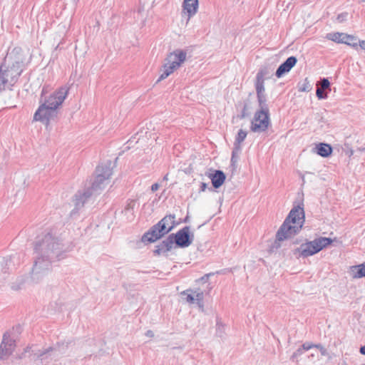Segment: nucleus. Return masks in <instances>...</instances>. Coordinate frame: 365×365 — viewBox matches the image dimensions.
Wrapping results in <instances>:
<instances>
[{"label": "nucleus", "mask_w": 365, "mask_h": 365, "mask_svg": "<svg viewBox=\"0 0 365 365\" xmlns=\"http://www.w3.org/2000/svg\"><path fill=\"white\" fill-rule=\"evenodd\" d=\"M159 188V185L158 183H155L153 184L152 186H151V190L152 191H156L158 190Z\"/></svg>", "instance_id": "c85d7f7f"}, {"label": "nucleus", "mask_w": 365, "mask_h": 365, "mask_svg": "<svg viewBox=\"0 0 365 365\" xmlns=\"http://www.w3.org/2000/svg\"><path fill=\"white\" fill-rule=\"evenodd\" d=\"M344 33H339V32H334V33H329L327 34L326 36V38L329 40H331L334 42L338 43H344Z\"/></svg>", "instance_id": "a211bd4d"}, {"label": "nucleus", "mask_w": 365, "mask_h": 365, "mask_svg": "<svg viewBox=\"0 0 365 365\" xmlns=\"http://www.w3.org/2000/svg\"><path fill=\"white\" fill-rule=\"evenodd\" d=\"M310 89H311V87H310L309 82L307 78H305L302 86L301 88H299V91H303V92H305V91L307 92V91H309Z\"/></svg>", "instance_id": "a878e982"}, {"label": "nucleus", "mask_w": 365, "mask_h": 365, "mask_svg": "<svg viewBox=\"0 0 365 365\" xmlns=\"http://www.w3.org/2000/svg\"><path fill=\"white\" fill-rule=\"evenodd\" d=\"M255 89H256L257 96L265 95L264 81L256 79Z\"/></svg>", "instance_id": "aec40b11"}, {"label": "nucleus", "mask_w": 365, "mask_h": 365, "mask_svg": "<svg viewBox=\"0 0 365 365\" xmlns=\"http://www.w3.org/2000/svg\"><path fill=\"white\" fill-rule=\"evenodd\" d=\"M25 55L21 48L7 53L0 66V91L10 89L18 81L25 67Z\"/></svg>", "instance_id": "f257e3e1"}, {"label": "nucleus", "mask_w": 365, "mask_h": 365, "mask_svg": "<svg viewBox=\"0 0 365 365\" xmlns=\"http://www.w3.org/2000/svg\"><path fill=\"white\" fill-rule=\"evenodd\" d=\"M319 88H322L324 91H325V90L331 91L330 83H329V80L325 78L322 79L321 82H320V87H319Z\"/></svg>", "instance_id": "b1692460"}, {"label": "nucleus", "mask_w": 365, "mask_h": 365, "mask_svg": "<svg viewBox=\"0 0 365 365\" xmlns=\"http://www.w3.org/2000/svg\"><path fill=\"white\" fill-rule=\"evenodd\" d=\"M8 336L6 334L4 335L3 341L0 346V358H4L6 355L10 354L14 350V343L10 341H7Z\"/></svg>", "instance_id": "4468645a"}, {"label": "nucleus", "mask_w": 365, "mask_h": 365, "mask_svg": "<svg viewBox=\"0 0 365 365\" xmlns=\"http://www.w3.org/2000/svg\"><path fill=\"white\" fill-rule=\"evenodd\" d=\"M316 95L319 99H325L327 98V93H325L324 90L318 87L316 91Z\"/></svg>", "instance_id": "393cba45"}, {"label": "nucleus", "mask_w": 365, "mask_h": 365, "mask_svg": "<svg viewBox=\"0 0 365 365\" xmlns=\"http://www.w3.org/2000/svg\"><path fill=\"white\" fill-rule=\"evenodd\" d=\"M247 106L245 105L244 107H243V110L242 111L241 118H245L247 115Z\"/></svg>", "instance_id": "bb28decb"}, {"label": "nucleus", "mask_w": 365, "mask_h": 365, "mask_svg": "<svg viewBox=\"0 0 365 365\" xmlns=\"http://www.w3.org/2000/svg\"><path fill=\"white\" fill-rule=\"evenodd\" d=\"M269 74L267 68H261L257 74L256 79L264 81V78Z\"/></svg>", "instance_id": "4be33fe9"}, {"label": "nucleus", "mask_w": 365, "mask_h": 365, "mask_svg": "<svg viewBox=\"0 0 365 365\" xmlns=\"http://www.w3.org/2000/svg\"><path fill=\"white\" fill-rule=\"evenodd\" d=\"M186 52L180 49H177L169 53L165 59V63L163 66V73L160 74L158 82L165 79L173 73L174 71L178 68L186 60Z\"/></svg>", "instance_id": "39448f33"}, {"label": "nucleus", "mask_w": 365, "mask_h": 365, "mask_svg": "<svg viewBox=\"0 0 365 365\" xmlns=\"http://www.w3.org/2000/svg\"><path fill=\"white\" fill-rule=\"evenodd\" d=\"M68 93V88L61 87L53 92L42 103L36 111L34 119L36 121H41L46 126L55 121L58 116V108L63 103Z\"/></svg>", "instance_id": "f03ea898"}, {"label": "nucleus", "mask_w": 365, "mask_h": 365, "mask_svg": "<svg viewBox=\"0 0 365 365\" xmlns=\"http://www.w3.org/2000/svg\"><path fill=\"white\" fill-rule=\"evenodd\" d=\"M333 242V240L329 237H319L313 241L302 244L299 248L300 255L309 257L313 255Z\"/></svg>", "instance_id": "423d86ee"}, {"label": "nucleus", "mask_w": 365, "mask_h": 365, "mask_svg": "<svg viewBox=\"0 0 365 365\" xmlns=\"http://www.w3.org/2000/svg\"><path fill=\"white\" fill-rule=\"evenodd\" d=\"M175 242L180 247H187L190 244L189 229L185 227L179 230L175 235Z\"/></svg>", "instance_id": "9b49d317"}, {"label": "nucleus", "mask_w": 365, "mask_h": 365, "mask_svg": "<svg viewBox=\"0 0 365 365\" xmlns=\"http://www.w3.org/2000/svg\"><path fill=\"white\" fill-rule=\"evenodd\" d=\"M182 7L187 14V20L189 21L197 11L198 0H184Z\"/></svg>", "instance_id": "f8f14e48"}, {"label": "nucleus", "mask_w": 365, "mask_h": 365, "mask_svg": "<svg viewBox=\"0 0 365 365\" xmlns=\"http://www.w3.org/2000/svg\"><path fill=\"white\" fill-rule=\"evenodd\" d=\"M297 59L295 56L289 57L277 69L275 75L277 78L282 77L284 73H288L297 63Z\"/></svg>", "instance_id": "9d476101"}, {"label": "nucleus", "mask_w": 365, "mask_h": 365, "mask_svg": "<svg viewBox=\"0 0 365 365\" xmlns=\"http://www.w3.org/2000/svg\"><path fill=\"white\" fill-rule=\"evenodd\" d=\"M237 137H246V133L244 132L242 130H240L238 132V136Z\"/></svg>", "instance_id": "c756f323"}, {"label": "nucleus", "mask_w": 365, "mask_h": 365, "mask_svg": "<svg viewBox=\"0 0 365 365\" xmlns=\"http://www.w3.org/2000/svg\"><path fill=\"white\" fill-rule=\"evenodd\" d=\"M360 353L363 355H365V346H363L360 348Z\"/></svg>", "instance_id": "7c9ffc66"}, {"label": "nucleus", "mask_w": 365, "mask_h": 365, "mask_svg": "<svg viewBox=\"0 0 365 365\" xmlns=\"http://www.w3.org/2000/svg\"><path fill=\"white\" fill-rule=\"evenodd\" d=\"M363 1H365V0H363Z\"/></svg>", "instance_id": "2f4dec72"}, {"label": "nucleus", "mask_w": 365, "mask_h": 365, "mask_svg": "<svg viewBox=\"0 0 365 365\" xmlns=\"http://www.w3.org/2000/svg\"><path fill=\"white\" fill-rule=\"evenodd\" d=\"M269 113L257 111L252 121L251 129L254 132L264 131L269 125Z\"/></svg>", "instance_id": "0eeeda50"}, {"label": "nucleus", "mask_w": 365, "mask_h": 365, "mask_svg": "<svg viewBox=\"0 0 365 365\" xmlns=\"http://www.w3.org/2000/svg\"><path fill=\"white\" fill-rule=\"evenodd\" d=\"M208 178L211 180L215 188H219L222 186L226 179L225 175L221 170H215L213 173H210Z\"/></svg>", "instance_id": "ddd939ff"}, {"label": "nucleus", "mask_w": 365, "mask_h": 365, "mask_svg": "<svg viewBox=\"0 0 365 365\" xmlns=\"http://www.w3.org/2000/svg\"><path fill=\"white\" fill-rule=\"evenodd\" d=\"M349 272L353 279L365 277V262L359 265L351 266L349 268Z\"/></svg>", "instance_id": "2eb2a0df"}, {"label": "nucleus", "mask_w": 365, "mask_h": 365, "mask_svg": "<svg viewBox=\"0 0 365 365\" xmlns=\"http://www.w3.org/2000/svg\"><path fill=\"white\" fill-rule=\"evenodd\" d=\"M320 346L319 345H314L312 343H304L302 348H299L297 351V354H302L303 353L304 351H307L313 347H317L319 348Z\"/></svg>", "instance_id": "5701e85b"}, {"label": "nucleus", "mask_w": 365, "mask_h": 365, "mask_svg": "<svg viewBox=\"0 0 365 365\" xmlns=\"http://www.w3.org/2000/svg\"><path fill=\"white\" fill-rule=\"evenodd\" d=\"M207 185L205 182L200 183V191L205 192L207 189Z\"/></svg>", "instance_id": "cd10ccee"}, {"label": "nucleus", "mask_w": 365, "mask_h": 365, "mask_svg": "<svg viewBox=\"0 0 365 365\" xmlns=\"http://www.w3.org/2000/svg\"><path fill=\"white\" fill-rule=\"evenodd\" d=\"M185 296V301L189 304L197 303L200 307H202V300L204 294L200 290H186L182 292Z\"/></svg>", "instance_id": "1a4fd4ad"}, {"label": "nucleus", "mask_w": 365, "mask_h": 365, "mask_svg": "<svg viewBox=\"0 0 365 365\" xmlns=\"http://www.w3.org/2000/svg\"><path fill=\"white\" fill-rule=\"evenodd\" d=\"M344 43L351 46L354 48H357L359 45V41L357 39V37L353 35H349L346 34H344Z\"/></svg>", "instance_id": "f3484780"}, {"label": "nucleus", "mask_w": 365, "mask_h": 365, "mask_svg": "<svg viewBox=\"0 0 365 365\" xmlns=\"http://www.w3.org/2000/svg\"><path fill=\"white\" fill-rule=\"evenodd\" d=\"M154 133L152 132L150 128L148 127H143L140 129L139 131L136 133V135H138V137H151L153 135Z\"/></svg>", "instance_id": "412c9836"}, {"label": "nucleus", "mask_w": 365, "mask_h": 365, "mask_svg": "<svg viewBox=\"0 0 365 365\" xmlns=\"http://www.w3.org/2000/svg\"><path fill=\"white\" fill-rule=\"evenodd\" d=\"M304 219V207L301 205L294 207L277 232V239L284 240L295 235L301 230Z\"/></svg>", "instance_id": "7ed1b4c3"}, {"label": "nucleus", "mask_w": 365, "mask_h": 365, "mask_svg": "<svg viewBox=\"0 0 365 365\" xmlns=\"http://www.w3.org/2000/svg\"><path fill=\"white\" fill-rule=\"evenodd\" d=\"M112 173V168H110V165L108 166H98L97 168V176L96 178L95 182H93V187H101V185L103 184L105 180L109 179Z\"/></svg>", "instance_id": "6e6552de"}, {"label": "nucleus", "mask_w": 365, "mask_h": 365, "mask_svg": "<svg viewBox=\"0 0 365 365\" xmlns=\"http://www.w3.org/2000/svg\"><path fill=\"white\" fill-rule=\"evenodd\" d=\"M174 225L175 216L166 215L143 235V240L154 242L169 232L173 228Z\"/></svg>", "instance_id": "20e7f679"}, {"label": "nucleus", "mask_w": 365, "mask_h": 365, "mask_svg": "<svg viewBox=\"0 0 365 365\" xmlns=\"http://www.w3.org/2000/svg\"><path fill=\"white\" fill-rule=\"evenodd\" d=\"M314 152L319 155L327 158L332 153V148L327 143H318L315 145Z\"/></svg>", "instance_id": "dca6fc26"}, {"label": "nucleus", "mask_w": 365, "mask_h": 365, "mask_svg": "<svg viewBox=\"0 0 365 365\" xmlns=\"http://www.w3.org/2000/svg\"><path fill=\"white\" fill-rule=\"evenodd\" d=\"M257 101L259 103V111H264L265 113H269L268 106L266 103L267 98L266 95H261V96H257Z\"/></svg>", "instance_id": "6ab92c4d"}]
</instances>
